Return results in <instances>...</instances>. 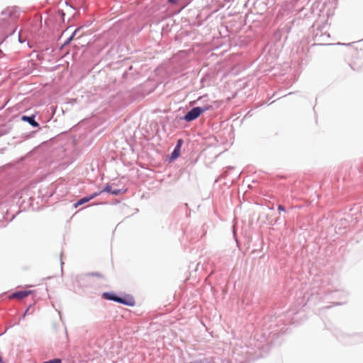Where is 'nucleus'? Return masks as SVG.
<instances>
[{"mask_svg": "<svg viewBox=\"0 0 363 363\" xmlns=\"http://www.w3.org/2000/svg\"><path fill=\"white\" fill-rule=\"evenodd\" d=\"M206 101L205 106H197L192 108L184 116V120L186 121H191L196 119L202 113L209 111L212 108V106Z\"/></svg>", "mask_w": 363, "mask_h": 363, "instance_id": "1", "label": "nucleus"}, {"mask_svg": "<svg viewBox=\"0 0 363 363\" xmlns=\"http://www.w3.org/2000/svg\"><path fill=\"white\" fill-rule=\"evenodd\" d=\"M103 296L106 299L114 301L116 302L121 303L127 306H132L135 303V301L132 297L121 298L111 293H104Z\"/></svg>", "mask_w": 363, "mask_h": 363, "instance_id": "2", "label": "nucleus"}, {"mask_svg": "<svg viewBox=\"0 0 363 363\" xmlns=\"http://www.w3.org/2000/svg\"><path fill=\"white\" fill-rule=\"evenodd\" d=\"M101 194V191H97V192H94V194H92L91 195H90L89 196L84 197V198L79 199L75 203H74V207L77 208L78 206H79L91 201V199H94L95 197L98 196Z\"/></svg>", "mask_w": 363, "mask_h": 363, "instance_id": "3", "label": "nucleus"}, {"mask_svg": "<svg viewBox=\"0 0 363 363\" xmlns=\"http://www.w3.org/2000/svg\"><path fill=\"white\" fill-rule=\"evenodd\" d=\"M30 294L29 291H21L13 294L11 298H16L18 299H23L27 297Z\"/></svg>", "mask_w": 363, "mask_h": 363, "instance_id": "4", "label": "nucleus"}, {"mask_svg": "<svg viewBox=\"0 0 363 363\" xmlns=\"http://www.w3.org/2000/svg\"><path fill=\"white\" fill-rule=\"evenodd\" d=\"M22 120L29 123L33 127L36 128L39 126V123L35 121L34 116H22Z\"/></svg>", "mask_w": 363, "mask_h": 363, "instance_id": "5", "label": "nucleus"}, {"mask_svg": "<svg viewBox=\"0 0 363 363\" xmlns=\"http://www.w3.org/2000/svg\"><path fill=\"white\" fill-rule=\"evenodd\" d=\"M101 193H102V192L106 191V192L110 193V194H113V195H118V194H119V193H120V191H120V190H118V189L113 190L111 186L107 185V186H106L103 190H101Z\"/></svg>", "mask_w": 363, "mask_h": 363, "instance_id": "6", "label": "nucleus"}, {"mask_svg": "<svg viewBox=\"0 0 363 363\" xmlns=\"http://www.w3.org/2000/svg\"><path fill=\"white\" fill-rule=\"evenodd\" d=\"M206 100H208V103L212 106V104L213 102L211 101L206 95L199 97L197 101L201 102L202 104V106H205L207 103Z\"/></svg>", "mask_w": 363, "mask_h": 363, "instance_id": "7", "label": "nucleus"}, {"mask_svg": "<svg viewBox=\"0 0 363 363\" xmlns=\"http://www.w3.org/2000/svg\"><path fill=\"white\" fill-rule=\"evenodd\" d=\"M179 155V147H177L173 153H172V157L173 158H177Z\"/></svg>", "mask_w": 363, "mask_h": 363, "instance_id": "8", "label": "nucleus"}, {"mask_svg": "<svg viewBox=\"0 0 363 363\" xmlns=\"http://www.w3.org/2000/svg\"><path fill=\"white\" fill-rule=\"evenodd\" d=\"M278 210H279V211H285V208H284V207L283 206L279 205V206H278Z\"/></svg>", "mask_w": 363, "mask_h": 363, "instance_id": "9", "label": "nucleus"}, {"mask_svg": "<svg viewBox=\"0 0 363 363\" xmlns=\"http://www.w3.org/2000/svg\"><path fill=\"white\" fill-rule=\"evenodd\" d=\"M179 0H168V1L171 4H177Z\"/></svg>", "mask_w": 363, "mask_h": 363, "instance_id": "10", "label": "nucleus"}, {"mask_svg": "<svg viewBox=\"0 0 363 363\" xmlns=\"http://www.w3.org/2000/svg\"><path fill=\"white\" fill-rule=\"evenodd\" d=\"M182 143V140H178V145H177V147H179V149H180V146H181Z\"/></svg>", "mask_w": 363, "mask_h": 363, "instance_id": "11", "label": "nucleus"}, {"mask_svg": "<svg viewBox=\"0 0 363 363\" xmlns=\"http://www.w3.org/2000/svg\"><path fill=\"white\" fill-rule=\"evenodd\" d=\"M74 35V33L69 38V40H71L73 38Z\"/></svg>", "mask_w": 363, "mask_h": 363, "instance_id": "12", "label": "nucleus"}, {"mask_svg": "<svg viewBox=\"0 0 363 363\" xmlns=\"http://www.w3.org/2000/svg\"><path fill=\"white\" fill-rule=\"evenodd\" d=\"M0 363H4V362H3V359H2V358H1V356H0Z\"/></svg>", "mask_w": 363, "mask_h": 363, "instance_id": "13", "label": "nucleus"}]
</instances>
